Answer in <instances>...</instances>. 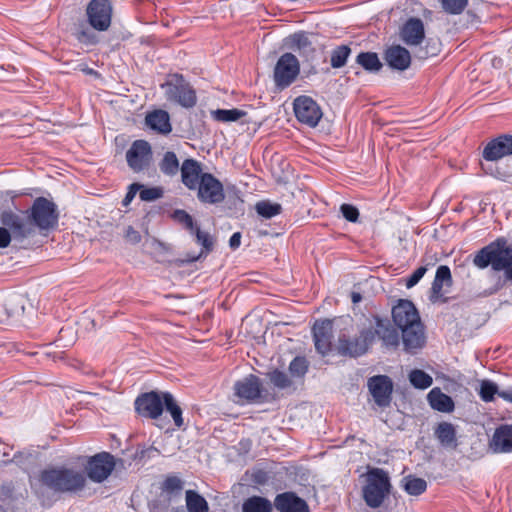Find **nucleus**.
<instances>
[{
	"instance_id": "f257e3e1",
	"label": "nucleus",
	"mask_w": 512,
	"mask_h": 512,
	"mask_svg": "<svg viewBox=\"0 0 512 512\" xmlns=\"http://www.w3.org/2000/svg\"><path fill=\"white\" fill-rule=\"evenodd\" d=\"M391 313L394 324L402 332L404 350L414 354L424 347L426 343L424 326L412 301L399 299L392 307Z\"/></svg>"
},
{
	"instance_id": "f03ea898",
	"label": "nucleus",
	"mask_w": 512,
	"mask_h": 512,
	"mask_svg": "<svg viewBox=\"0 0 512 512\" xmlns=\"http://www.w3.org/2000/svg\"><path fill=\"white\" fill-rule=\"evenodd\" d=\"M39 481L55 493L76 494L85 488L86 474L65 466L52 467L41 471Z\"/></svg>"
},
{
	"instance_id": "7ed1b4c3",
	"label": "nucleus",
	"mask_w": 512,
	"mask_h": 512,
	"mask_svg": "<svg viewBox=\"0 0 512 512\" xmlns=\"http://www.w3.org/2000/svg\"><path fill=\"white\" fill-rule=\"evenodd\" d=\"M473 263L480 269L491 266L494 271H504L506 278L512 281V245L504 237L481 248L474 256Z\"/></svg>"
},
{
	"instance_id": "20e7f679",
	"label": "nucleus",
	"mask_w": 512,
	"mask_h": 512,
	"mask_svg": "<svg viewBox=\"0 0 512 512\" xmlns=\"http://www.w3.org/2000/svg\"><path fill=\"white\" fill-rule=\"evenodd\" d=\"M391 488L388 473L381 468H373L367 473L366 485L363 487V498L371 508H378L384 502Z\"/></svg>"
},
{
	"instance_id": "39448f33",
	"label": "nucleus",
	"mask_w": 512,
	"mask_h": 512,
	"mask_svg": "<svg viewBox=\"0 0 512 512\" xmlns=\"http://www.w3.org/2000/svg\"><path fill=\"white\" fill-rule=\"evenodd\" d=\"M26 211L34 230L38 228L41 231H48L58 225L57 205L45 197H37Z\"/></svg>"
},
{
	"instance_id": "423d86ee",
	"label": "nucleus",
	"mask_w": 512,
	"mask_h": 512,
	"mask_svg": "<svg viewBox=\"0 0 512 512\" xmlns=\"http://www.w3.org/2000/svg\"><path fill=\"white\" fill-rule=\"evenodd\" d=\"M233 389L240 404H259L269 401L268 394L262 390L261 379L254 374H249L236 381Z\"/></svg>"
},
{
	"instance_id": "0eeeda50",
	"label": "nucleus",
	"mask_w": 512,
	"mask_h": 512,
	"mask_svg": "<svg viewBox=\"0 0 512 512\" xmlns=\"http://www.w3.org/2000/svg\"><path fill=\"white\" fill-rule=\"evenodd\" d=\"M161 86L165 88L168 100L174 101L185 108H192L196 105V92L182 75L174 74L170 80Z\"/></svg>"
},
{
	"instance_id": "6e6552de",
	"label": "nucleus",
	"mask_w": 512,
	"mask_h": 512,
	"mask_svg": "<svg viewBox=\"0 0 512 512\" xmlns=\"http://www.w3.org/2000/svg\"><path fill=\"white\" fill-rule=\"evenodd\" d=\"M30 222L26 210L6 209L0 213L1 225L12 233L13 239L16 241H22L34 235V229Z\"/></svg>"
},
{
	"instance_id": "1a4fd4ad",
	"label": "nucleus",
	"mask_w": 512,
	"mask_h": 512,
	"mask_svg": "<svg viewBox=\"0 0 512 512\" xmlns=\"http://www.w3.org/2000/svg\"><path fill=\"white\" fill-rule=\"evenodd\" d=\"M299 74V60L294 54L286 52L279 57L275 64L273 72L274 84L280 90L286 89L295 82Z\"/></svg>"
},
{
	"instance_id": "9d476101",
	"label": "nucleus",
	"mask_w": 512,
	"mask_h": 512,
	"mask_svg": "<svg viewBox=\"0 0 512 512\" xmlns=\"http://www.w3.org/2000/svg\"><path fill=\"white\" fill-rule=\"evenodd\" d=\"M112 12L109 0H91L86 7L87 22L96 31H107L111 26Z\"/></svg>"
},
{
	"instance_id": "9b49d317",
	"label": "nucleus",
	"mask_w": 512,
	"mask_h": 512,
	"mask_svg": "<svg viewBox=\"0 0 512 512\" xmlns=\"http://www.w3.org/2000/svg\"><path fill=\"white\" fill-rule=\"evenodd\" d=\"M373 341V331L371 329H363L357 337L340 336L337 350L342 356L358 357L367 352Z\"/></svg>"
},
{
	"instance_id": "f8f14e48",
	"label": "nucleus",
	"mask_w": 512,
	"mask_h": 512,
	"mask_svg": "<svg viewBox=\"0 0 512 512\" xmlns=\"http://www.w3.org/2000/svg\"><path fill=\"white\" fill-rule=\"evenodd\" d=\"M152 159V148L146 140H135L126 151L127 165L135 173L148 169Z\"/></svg>"
},
{
	"instance_id": "ddd939ff",
	"label": "nucleus",
	"mask_w": 512,
	"mask_h": 512,
	"mask_svg": "<svg viewBox=\"0 0 512 512\" xmlns=\"http://www.w3.org/2000/svg\"><path fill=\"white\" fill-rule=\"evenodd\" d=\"M197 198L201 203L216 205L225 199L223 184L211 173H204L196 186Z\"/></svg>"
},
{
	"instance_id": "4468645a",
	"label": "nucleus",
	"mask_w": 512,
	"mask_h": 512,
	"mask_svg": "<svg viewBox=\"0 0 512 512\" xmlns=\"http://www.w3.org/2000/svg\"><path fill=\"white\" fill-rule=\"evenodd\" d=\"M293 109L299 122L309 127H315L323 113L318 103L310 96L301 95L294 99Z\"/></svg>"
},
{
	"instance_id": "2eb2a0df",
	"label": "nucleus",
	"mask_w": 512,
	"mask_h": 512,
	"mask_svg": "<svg viewBox=\"0 0 512 512\" xmlns=\"http://www.w3.org/2000/svg\"><path fill=\"white\" fill-rule=\"evenodd\" d=\"M115 468V459L113 455L108 452H101L94 456L89 457L87 461V474L86 478L95 483H102L112 473Z\"/></svg>"
},
{
	"instance_id": "dca6fc26",
	"label": "nucleus",
	"mask_w": 512,
	"mask_h": 512,
	"mask_svg": "<svg viewBox=\"0 0 512 512\" xmlns=\"http://www.w3.org/2000/svg\"><path fill=\"white\" fill-rule=\"evenodd\" d=\"M134 405L139 415L149 419H157L162 415L164 409L162 392L142 393L136 398Z\"/></svg>"
},
{
	"instance_id": "f3484780",
	"label": "nucleus",
	"mask_w": 512,
	"mask_h": 512,
	"mask_svg": "<svg viewBox=\"0 0 512 512\" xmlns=\"http://www.w3.org/2000/svg\"><path fill=\"white\" fill-rule=\"evenodd\" d=\"M312 335L316 351L322 356H327L332 351L333 322L329 319L316 321L312 327Z\"/></svg>"
},
{
	"instance_id": "a211bd4d",
	"label": "nucleus",
	"mask_w": 512,
	"mask_h": 512,
	"mask_svg": "<svg viewBox=\"0 0 512 512\" xmlns=\"http://www.w3.org/2000/svg\"><path fill=\"white\" fill-rule=\"evenodd\" d=\"M369 392L379 407H387L392 400L393 382L386 375L370 377L367 382Z\"/></svg>"
},
{
	"instance_id": "6ab92c4d",
	"label": "nucleus",
	"mask_w": 512,
	"mask_h": 512,
	"mask_svg": "<svg viewBox=\"0 0 512 512\" xmlns=\"http://www.w3.org/2000/svg\"><path fill=\"white\" fill-rule=\"evenodd\" d=\"M512 155V135L503 134L489 141L483 149L482 156L487 161H497Z\"/></svg>"
},
{
	"instance_id": "aec40b11",
	"label": "nucleus",
	"mask_w": 512,
	"mask_h": 512,
	"mask_svg": "<svg viewBox=\"0 0 512 512\" xmlns=\"http://www.w3.org/2000/svg\"><path fill=\"white\" fill-rule=\"evenodd\" d=\"M452 283L453 280L450 268L447 265H440L436 270V274L430 289V301L432 303L446 302L447 298L444 295L447 291L443 290V288H450Z\"/></svg>"
},
{
	"instance_id": "412c9836",
	"label": "nucleus",
	"mask_w": 512,
	"mask_h": 512,
	"mask_svg": "<svg viewBox=\"0 0 512 512\" xmlns=\"http://www.w3.org/2000/svg\"><path fill=\"white\" fill-rule=\"evenodd\" d=\"M374 328L371 329L374 333V339L377 337L382 341L383 346L387 348H396L399 345V334L389 319L382 318L378 315L373 317Z\"/></svg>"
},
{
	"instance_id": "4be33fe9",
	"label": "nucleus",
	"mask_w": 512,
	"mask_h": 512,
	"mask_svg": "<svg viewBox=\"0 0 512 512\" xmlns=\"http://www.w3.org/2000/svg\"><path fill=\"white\" fill-rule=\"evenodd\" d=\"M274 507L279 512H310L307 502L291 491L277 494Z\"/></svg>"
},
{
	"instance_id": "5701e85b",
	"label": "nucleus",
	"mask_w": 512,
	"mask_h": 512,
	"mask_svg": "<svg viewBox=\"0 0 512 512\" xmlns=\"http://www.w3.org/2000/svg\"><path fill=\"white\" fill-rule=\"evenodd\" d=\"M400 37L408 46L421 44L425 38V29L422 20L417 17L409 18L401 28Z\"/></svg>"
},
{
	"instance_id": "b1692460",
	"label": "nucleus",
	"mask_w": 512,
	"mask_h": 512,
	"mask_svg": "<svg viewBox=\"0 0 512 512\" xmlns=\"http://www.w3.org/2000/svg\"><path fill=\"white\" fill-rule=\"evenodd\" d=\"M180 172L183 185L191 191H195L205 173L202 171L200 162L192 158L183 161Z\"/></svg>"
},
{
	"instance_id": "393cba45",
	"label": "nucleus",
	"mask_w": 512,
	"mask_h": 512,
	"mask_svg": "<svg viewBox=\"0 0 512 512\" xmlns=\"http://www.w3.org/2000/svg\"><path fill=\"white\" fill-rule=\"evenodd\" d=\"M490 448L495 453H512V424H502L495 429Z\"/></svg>"
},
{
	"instance_id": "a878e982",
	"label": "nucleus",
	"mask_w": 512,
	"mask_h": 512,
	"mask_svg": "<svg viewBox=\"0 0 512 512\" xmlns=\"http://www.w3.org/2000/svg\"><path fill=\"white\" fill-rule=\"evenodd\" d=\"M384 59L392 69L399 71L406 70L411 64L410 52L400 45L387 48Z\"/></svg>"
},
{
	"instance_id": "bb28decb",
	"label": "nucleus",
	"mask_w": 512,
	"mask_h": 512,
	"mask_svg": "<svg viewBox=\"0 0 512 512\" xmlns=\"http://www.w3.org/2000/svg\"><path fill=\"white\" fill-rule=\"evenodd\" d=\"M434 437L440 446L455 450L458 447L457 430L450 422L442 421L434 427Z\"/></svg>"
},
{
	"instance_id": "cd10ccee",
	"label": "nucleus",
	"mask_w": 512,
	"mask_h": 512,
	"mask_svg": "<svg viewBox=\"0 0 512 512\" xmlns=\"http://www.w3.org/2000/svg\"><path fill=\"white\" fill-rule=\"evenodd\" d=\"M427 400L432 409L442 412V413H451L455 409V404L453 399L443 393L440 388H433L427 395Z\"/></svg>"
},
{
	"instance_id": "c85d7f7f",
	"label": "nucleus",
	"mask_w": 512,
	"mask_h": 512,
	"mask_svg": "<svg viewBox=\"0 0 512 512\" xmlns=\"http://www.w3.org/2000/svg\"><path fill=\"white\" fill-rule=\"evenodd\" d=\"M145 121L148 127L159 133L167 134L172 130L169 114L164 110H154L148 113Z\"/></svg>"
},
{
	"instance_id": "c756f323",
	"label": "nucleus",
	"mask_w": 512,
	"mask_h": 512,
	"mask_svg": "<svg viewBox=\"0 0 512 512\" xmlns=\"http://www.w3.org/2000/svg\"><path fill=\"white\" fill-rule=\"evenodd\" d=\"M191 234L195 236L196 243L201 246L200 253L189 258V261L194 262L213 251L215 240L209 232L201 230L198 225L195 227L194 233Z\"/></svg>"
},
{
	"instance_id": "7c9ffc66",
	"label": "nucleus",
	"mask_w": 512,
	"mask_h": 512,
	"mask_svg": "<svg viewBox=\"0 0 512 512\" xmlns=\"http://www.w3.org/2000/svg\"><path fill=\"white\" fill-rule=\"evenodd\" d=\"M185 502L187 512H209L207 500L195 490H186Z\"/></svg>"
},
{
	"instance_id": "2f4dec72",
	"label": "nucleus",
	"mask_w": 512,
	"mask_h": 512,
	"mask_svg": "<svg viewBox=\"0 0 512 512\" xmlns=\"http://www.w3.org/2000/svg\"><path fill=\"white\" fill-rule=\"evenodd\" d=\"M179 160L173 151L164 153L163 158L159 162L160 171L168 177H174L178 174L180 169Z\"/></svg>"
},
{
	"instance_id": "473e14b6",
	"label": "nucleus",
	"mask_w": 512,
	"mask_h": 512,
	"mask_svg": "<svg viewBox=\"0 0 512 512\" xmlns=\"http://www.w3.org/2000/svg\"><path fill=\"white\" fill-rule=\"evenodd\" d=\"M243 512H271V502L261 496H252L247 498L242 504Z\"/></svg>"
},
{
	"instance_id": "72a5a7b5",
	"label": "nucleus",
	"mask_w": 512,
	"mask_h": 512,
	"mask_svg": "<svg viewBox=\"0 0 512 512\" xmlns=\"http://www.w3.org/2000/svg\"><path fill=\"white\" fill-rule=\"evenodd\" d=\"M356 63L368 72H378L382 68V63L375 52L359 53Z\"/></svg>"
},
{
	"instance_id": "f704fd0d",
	"label": "nucleus",
	"mask_w": 512,
	"mask_h": 512,
	"mask_svg": "<svg viewBox=\"0 0 512 512\" xmlns=\"http://www.w3.org/2000/svg\"><path fill=\"white\" fill-rule=\"evenodd\" d=\"M162 398L164 400V406L167 410V412L170 413L174 424L180 428L182 427L184 421L182 417V409L181 407L176 403L173 395L170 392H162Z\"/></svg>"
},
{
	"instance_id": "c9c22d12",
	"label": "nucleus",
	"mask_w": 512,
	"mask_h": 512,
	"mask_svg": "<svg viewBox=\"0 0 512 512\" xmlns=\"http://www.w3.org/2000/svg\"><path fill=\"white\" fill-rule=\"evenodd\" d=\"M402 482L404 490L413 496L421 495L427 488V483L424 479L412 475L404 477Z\"/></svg>"
},
{
	"instance_id": "e433bc0d",
	"label": "nucleus",
	"mask_w": 512,
	"mask_h": 512,
	"mask_svg": "<svg viewBox=\"0 0 512 512\" xmlns=\"http://www.w3.org/2000/svg\"><path fill=\"white\" fill-rule=\"evenodd\" d=\"M246 115V112L237 108L216 109L211 111V116L218 122H235Z\"/></svg>"
},
{
	"instance_id": "4c0bfd02",
	"label": "nucleus",
	"mask_w": 512,
	"mask_h": 512,
	"mask_svg": "<svg viewBox=\"0 0 512 512\" xmlns=\"http://www.w3.org/2000/svg\"><path fill=\"white\" fill-rule=\"evenodd\" d=\"M350 54L351 48L348 45L336 46L330 53L331 67L338 69L345 66Z\"/></svg>"
},
{
	"instance_id": "58836bf2",
	"label": "nucleus",
	"mask_w": 512,
	"mask_h": 512,
	"mask_svg": "<svg viewBox=\"0 0 512 512\" xmlns=\"http://www.w3.org/2000/svg\"><path fill=\"white\" fill-rule=\"evenodd\" d=\"M271 384L279 390H287L293 387V381L288 374L282 370L274 369L267 373Z\"/></svg>"
},
{
	"instance_id": "ea45409f",
	"label": "nucleus",
	"mask_w": 512,
	"mask_h": 512,
	"mask_svg": "<svg viewBox=\"0 0 512 512\" xmlns=\"http://www.w3.org/2000/svg\"><path fill=\"white\" fill-rule=\"evenodd\" d=\"M409 381L417 389H427L433 383L432 377L420 369H414L409 373Z\"/></svg>"
},
{
	"instance_id": "a19ab883",
	"label": "nucleus",
	"mask_w": 512,
	"mask_h": 512,
	"mask_svg": "<svg viewBox=\"0 0 512 512\" xmlns=\"http://www.w3.org/2000/svg\"><path fill=\"white\" fill-rule=\"evenodd\" d=\"M290 40L292 43L291 47L297 49L300 53H313L315 51L311 41L309 40L305 32L294 33L293 35L290 36Z\"/></svg>"
},
{
	"instance_id": "79ce46f5",
	"label": "nucleus",
	"mask_w": 512,
	"mask_h": 512,
	"mask_svg": "<svg viewBox=\"0 0 512 512\" xmlns=\"http://www.w3.org/2000/svg\"><path fill=\"white\" fill-rule=\"evenodd\" d=\"M255 208L257 213L265 219H271L282 211V206L279 203H272L270 201H260L256 204Z\"/></svg>"
},
{
	"instance_id": "37998d69",
	"label": "nucleus",
	"mask_w": 512,
	"mask_h": 512,
	"mask_svg": "<svg viewBox=\"0 0 512 512\" xmlns=\"http://www.w3.org/2000/svg\"><path fill=\"white\" fill-rule=\"evenodd\" d=\"M308 368V361L302 356H296L289 364V372L296 378H303L308 372Z\"/></svg>"
},
{
	"instance_id": "c03bdc74",
	"label": "nucleus",
	"mask_w": 512,
	"mask_h": 512,
	"mask_svg": "<svg viewBox=\"0 0 512 512\" xmlns=\"http://www.w3.org/2000/svg\"><path fill=\"white\" fill-rule=\"evenodd\" d=\"M184 487V481L176 475L167 476L161 484V490L168 494L179 493Z\"/></svg>"
},
{
	"instance_id": "a18cd8bd",
	"label": "nucleus",
	"mask_w": 512,
	"mask_h": 512,
	"mask_svg": "<svg viewBox=\"0 0 512 512\" xmlns=\"http://www.w3.org/2000/svg\"><path fill=\"white\" fill-rule=\"evenodd\" d=\"M76 39L84 45H96L99 42L98 36L89 28L79 25L75 32Z\"/></svg>"
},
{
	"instance_id": "49530a36",
	"label": "nucleus",
	"mask_w": 512,
	"mask_h": 512,
	"mask_svg": "<svg viewBox=\"0 0 512 512\" xmlns=\"http://www.w3.org/2000/svg\"><path fill=\"white\" fill-rule=\"evenodd\" d=\"M499 396V389L496 383L490 380H483L480 385L479 395L484 402H491L495 395Z\"/></svg>"
},
{
	"instance_id": "de8ad7c7",
	"label": "nucleus",
	"mask_w": 512,
	"mask_h": 512,
	"mask_svg": "<svg viewBox=\"0 0 512 512\" xmlns=\"http://www.w3.org/2000/svg\"><path fill=\"white\" fill-rule=\"evenodd\" d=\"M172 218L176 222L182 224L186 230L190 233H194V229L197 224L194 222L192 216L188 214L185 210L176 209L172 213Z\"/></svg>"
},
{
	"instance_id": "09e8293b",
	"label": "nucleus",
	"mask_w": 512,
	"mask_h": 512,
	"mask_svg": "<svg viewBox=\"0 0 512 512\" xmlns=\"http://www.w3.org/2000/svg\"><path fill=\"white\" fill-rule=\"evenodd\" d=\"M445 12L458 15L461 14L468 4V0H440Z\"/></svg>"
},
{
	"instance_id": "8fccbe9b",
	"label": "nucleus",
	"mask_w": 512,
	"mask_h": 512,
	"mask_svg": "<svg viewBox=\"0 0 512 512\" xmlns=\"http://www.w3.org/2000/svg\"><path fill=\"white\" fill-rule=\"evenodd\" d=\"M163 188L162 187H145L140 189L139 197L142 201L150 202L157 200L163 196Z\"/></svg>"
},
{
	"instance_id": "3c124183",
	"label": "nucleus",
	"mask_w": 512,
	"mask_h": 512,
	"mask_svg": "<svg viewBox=\"0 0 512 512\" xmlns=\"http://www.w3.org/2000/svg\"><path fill=\"white\" fill-rule=\"evenodd\" d=\"M340 211L343 217L349 222H357L359 217L358 209L351 204H342L340 207Z\"/></svg>"
},
{
	"instance_id": "603ef678",
	"label": "nucleus",
	"mask_w": 512,
	"mask_h": 512,
	"mask_svg": "<svg viewBox=\"0 0 512 512\" xmlns=\"http://www.w3.org/2000/svg\"><path fill=\"white\" fill-rule=\"evenodd\" d=\"M427 271V268L424 266H421L417 268L407 279L405 282V285L407 288L414 287L425 275Z\"/></svg>"
},
{
	"instance_id": "864d4df0",
	"label": "nucleus",
	"mask_w": 512,
	"mask_h": 512,
	"mask_svg": "<svg viewBox=\"0 0 512 512\" xmlns=\"http://www.w3.org/2000/svg\"><path fill=\"white\" fill-rule=\"evenodd\" d=\"M143 188V185L140 183H132L128 187V191L123 199V205L127 206L134 199L137 192L140 193V189Z\"/></svg>"
},
{
	"instance_id": "5fc2aeb1",
	"label": "nucleus",
	"mask_w": 512,
	"mask_h": 512,
	"mask_svg": "<svg viewBox=\"0 0 512 512\" xmlns=\"http://www.w3.org/2000/svg\"><path fill=\"white\" fill-rule=\"evenodd\" d=\"M12 238V233L5 226H0V248L8 247Z\"/></svg>"
},
{
	"instance_id": "6e6d98bb",
	"label": "nucleus",
	"mask_w": 512,
	"mask_h": 512,
	"mask_svg": "<svg viewBox=\"0 0 512 512\" xmlns=\"http://www.w3.org/2000/svg\"><path fill=\"white\" fill-rule=\"evenodd\" d=\"M125 239L132 244H137L141 241V235L132 226H128L125 232Z\"/></svg>"
},
{
	"instance_id": "4d7b16f0",
	"label": "nucleus",
	"mask_w": 512,
	"mask_h": 512,
	"mask_svg": "<svg viewBox=\"0 0 512 512\" xmlns=\"http://www.w3.org/2000/svg\"><path fill=\"white\" fill-rule=\"evenodd\" d=\"M241 237L242 236L240 232H235L232 234V236L229 239V247L232 250H236L237 248H239L241 244Z\"/></svg>"
},
{
	"instance_id": "13d9d810",
	"label": "nucleus",
	"mask_w": 512,
	"mask_h": 512,
	"mask_svg": "<svg viewBox=\"0 0 512 512\" xmlns=\"http://www.w3.org/2000/svg\"><path fill=\"white\" fill-rule=\"evenodd\" d=\"M499 397L509 403H512V387L506 390H499Z\"/></svg>"
},
{
	"instance_id": "bf43d9fd",
	"label": "nucleus",
	"mask_w": 512,
	"mask_h": 512,
	"mask_svg": "<svg viewBox=\"0 0 512 512\" xmlns=\"http://www.w3.org/2000/svg\"><path fill=\"white\" fill-rule=\"evenodd\" d=\"M361 300V295L357 292L352 293V301L353 303H358Z\"/></svg>"
},
{
	"instance_id": "052dcab7",
	"label": "nucleus",
	"mask_w": 512,
	"mask_h": 512,
	"mask_svg": "<svg viewBox=\"0 0 512 512\" xmlns=\"http://www.w3.org/2000/svg\"><path fill=\"white\" fill-rule=\"evenodd\" d=\"M0 512H8L3 506L0 505Z\"/></svg>"
},
{
	"instance_id": "680f3d73",
	"label": "nucleus",
	"mask_w": 512,
	"mask_h": 512,
	"mask_svg": "<svg viewBox=\"0 0 512 512\" xmlns=\"http://www.w3.org/2000/svg\"><path fill=\"white\" fill-rule=\"evenodd\" d=\"M256 481H257L258 483H262V479L256 478Z\"/></svg>"
}]
</instances>
